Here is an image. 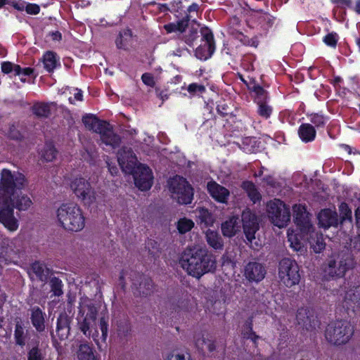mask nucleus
Here are the masks:
<instances>
[{
	"instance_id": "23",
	"label": "nucleus",
	"mask_w": 360,
	"mask_h": 360,
	"mask_svg": "<svg viewBox=\"0 0 360 360\" xmlns=\"http://www.w3.org/2000/svg\"><path fill=\"white\" fill-rule=\"evenodd\" d=\"M318 220L320 226L324 229L337 226L339 221L338 213L330 209L321 210L318 215Z\"/></svg>"
},
{
	"instance_id": "6",
	"label": "nucleus",
	"mask_w": 360,
	"mask_h": 360,
	"mask_svg": "<svg viewBox=\"0 0 360 360\" xmlns=\"http://www.w3.org/2000/svg\"><path fill=\"white\" fill-rule=\"evenodd\" d=\"M82 122L86 129L100 134L102 143L113 148L119 146L121 139L114 133L109 123L100 120L93 115L84 116Z\"/></svg>"
},
{
	"instance_id": "40",
	"label": "nucleus",
	"mask_w": 360,
	"mask_h": 360,
	"mask_svg": "<svg viewBox=\"0 0 360 360\" xmlns=\"http://www.w3.org/2000/svg\"><path fill=\"white\" fill-rule=\"evenodd\" d=\"M84 150V152L82 153V158L89 162H94L98 156L95 146L89 144L85 146Z\"/></svg>"
},
{
	"instance_id": "10",
	"label": "nucleus",
	"mask_w": 360,
	"mask_h": 360,
	"mask_svg": "<svg viewBox=\"0 0 360 360\" xmlns=\"http://www.w3.org/2000/svg\"><path fill=\"white\" fill-rule=\"evenodd\" d=\"M278 278L288 288L297 285L300 281L299 266L290 258L282 259L278 264Z\"/></svg>"
},
{
	"instance_id": "15",
	"label": "nucleus",
	"mask_w": 360,
	"mask_h": 360,
	"mask_svg": "<svg viewBox=\"0 0 360 360\" xmlns=\"http://www.w3.org/2000/svg\"><path fill=\"white\" fill-rule=\"evenodd\" d=\"M72 322V317L70 316L65 311L61 312L57 318L56 335L53 331H51V336L52 338L53 344L56 347L58 342L56 337L60 340H65L68 338L70 333V323Z\"/></svg>"
},
{
	"instance_id": "52",
	"label": "nucleus",
	"mask_w": 360,
	"mask_h": 360,
	"mask_svg": "<svg viewBox=\"0 0 360 360\" xmlns=\"http://www.w3.org/2000/svg\"><path fill=\"white\" fill-rule=\"evenodd\" d=\"M247 331L243 333V338L246 339H250L254 342L259 338V336L255 334L252 330V325L251 322L246 323Z\"/></svg>"
},
{
	"instance_id": "43",
	"label": "nucleus",
	"mask_w": 360,
	"mask_h": 360,
	"mask_svg": "<svg viewBox=\"0 0 360 360\" xmlns=\"http://www.w3.org/2000/svg\"><path fill=\"white\" fill-rule=\"evenodd\" d=\"M1 70L5 74L14 72V75H15L16 74L20 73V71H21V67L19 65L6 61L1 63Z\"/></svg>"
},
{
	"instance_id": "27",
	"label": "nucleus",
	"mask_w": 360,
	"mask_h": 360,
	"mask_svg": "<svg viewBox=\"0 0 360 360\" xmlns=\"http://www.w3.org/2000/svg\"><path fill=\"white\" fill-rule=\"evenodd\" d=\"M32 276H35L38 280L46 282L51 274V270L44 263L35 262L30 268Z\"/></svg>"
},
{
	"instance_id": "31",
	"label": "nucleus",
	"mask_w": 360,
	"mask_h": 360,
	"mask_svg": "<svg viewBox=\"0 0 360 360\" xmlns=\"http://www.w3.org/2000/svg\"><path fill=\"white\" fill-rule=\"evenodd\" d=\"M11 204L13 208H16L19 211H25L30 207L32 202L27 195H23L16 197L14 195V197H12Z\"/></svg>"
},
{
	"instance_id": "61",
	"label": "nucleus",
	"mask_w": 360,
	"mask_h": 360,
	"mask_svg": "<svg viewBox=\"0 0 360 360\" xmlns=\"http://www.w3.org/2000/svg\"><path fill=\"white\" fill-rule=\"evenodd\" d=\"M14 8L18 11H23L25 8L26 4L22 1H13L9 3Z\"/></svg>"
},
{
	"instance_id": "16",
	"label": "nucleus",
	"mask_w": 360,
	"mask_h": 360,
	"mask_svg": "<svg viewBox=\"0 0 360 360\" xmlns=\"http://www.w3.org/2000/svg\"><path fill=\"white\" fill-rule=\"evenodd\" d=\"M241 221L245 237L252 243L259 228L258 218L250 210L246 209L242 213Z\"/></svg>"
},
{
	"instance_id": "5",
	"label": "nucleus",
	"mask_w": 360,
	"mask_h": 360,
	"mask_svg": "<svg viewBox=\"0 0 360 360\" xmlns=\"http://www.w3.org/2000/svg\"><path fill=\"white\" fill-rule=\"evenodd\" d=\"M355 263L351 253L347 251L335 252L328 257L323 269L325 275L338 279L354 267Z\"/></svg>"
},
{
	"instance_id": "1",
	"label": "nucleus",
	"mask_w": 360,
	"mask_h": 360,
	"mask_svg": "<svg viewBox=\"0 0 360 360\" xmlns=\"http://www.w3.org/2000/svg\"><path fill=\"white\" fill-rule=\"evenodd\" d=\"M117 161L123 172L133 175L134 184L140 190L151 188L153 179L151 169L144 165H137L136 157L131 148L122 147L117 153Z\"/></svg>"
},
{
	"instance_id": "11",
	"label": "nucleus",
	"mask_w": 360,
	"mask_h": 360,
	"mask_svg": "<svg viewBox=\"0 0 360 360\" xmlns=\"http://www.w3.org/2000/svg\"><path fill=\"white\" fill-rule=\"evenodd\" d=\"M267 214L271 223L279 228L286 226L290 219L289 208L278 199L267 204Z\"/></svg>"
},
{
	"instance_id": "25",
	"label": "nucleus",
	"mask_w": 360,
	"mask_h": 360,
	"mask_svg": "<svg viewBox=\"0 0 360 360\" xmlns=\"http://www.w3.org/2000/svg\"><path fill=\"white\" fill-rule=\"evenodd\" d=\"M240 229V220L238 217L232 216L221 224V232L226 237H233Z\"/></svg>"
},
{
	"instance_id": "8",
	"label": "nucleus",
	"mask_w": 360,
	"mask_h": 360,
	"mask_svg": "<svg viewBox=\"0 0 360 360\" xmlns=\"http://www.w3.org/2000/svg\"><path fill=\"white\" fill-rule=\"evenodd\" d=\"M354 334V326L347 320H340L328 325L325 336L331 344L340 345L346 344Z\"/></svg>"
},
{
	"instance_id": "45",
	"label": "nucleus",
	"mask_w": 360,
	"mask_h": 360,
	"mask_svg": "<svg viewBox=\"0 0 360 360\" xmlns=\"http://www.w3.org/2000/svg\"><path fill=\"white\" fill-rule=\"evenodd\" d=\"M43 354L39 345L32 347L27 352V360H42Z\"/></svg>"
},
{
	"instance_id": "50",
	"label": "nucleus",
	"mask_w": 360,
	"mask_h": 360,
	"mask_svg": "<svg viewBox=\"0 0 360 360\" xmlns=\"http://www.w3.org/2000/svg\"><path fill=\"white\" fill-rule=\"evenodd\" d=\"M208 340H207L204 338L203 335H201L200 334L195 336V345L196 347L201 352H204L205 350Z\"/></svg>"
},
{
	"instance_id": "7",
	"label": "nucleus",
	"mask_w": 360,
	"mask_h": 360,
	"mask_svg": "<svg viewBox=\"0 0 360 360\" xmlns=\"http://www.w3.org/2000/svg\"><path fill=\"white\" fill-rule=\"evenodd\" d=\"M27 185L25 176L18 172H11L4 169L1 172L0 196L6 200H11L12 197L18 191L23 189Z\"/></svg>"
},
{
	"instance_id": "38",
	"label": "nucleus",
	"mask_w": 360,
	"mask_h": 360,
	"mask_svg": "<svg viewBox=\"0 0 360 360\" xmlns=\"http://www.w3.org/2000/svg\"><path fill=\"white\" fill-rule=\"evenodd\" d=\"M194 226V222L186 217L180 219L177 222V229L181 234L190 231Z\"/></svg>"
},
{
	"instance_id": "21",
	"label": "nucleus",
	"mask_w": 360,
	"mask_h": 360,
	"mask_svg": "<svg viewBox=\"0 0 360 360\" xmlns=\"http://www.w3.org/2000/svg\"><path fill=\"white\" fill-rule=\"evenodd\" d=\"M210 195L217 202L226 203L230 195L229 191L215 181H210L207 185Z\"/></svg>"
},
{
	"instance_id": "4",
	"label": "nucleus",
	"mask_w": 360,
	"mask_h": 360,
	"mask_svg": "<svg viewBox=\"0 0 360 360\" xmlns=\"http://www.w3.org/2000/svg\"><path fill=\"white\" fill-rule=\"evenodd\" d=\"M57 219L60 226L69 231H79L85 226L83 212L75 203H63L56 211Z\"/></svg>"
},
{
	"instance_id": "44",
	"label": "nucleus",
	"mask_w": 360,
	"mask_h": 360,
	"mask_svg": "<svg viewBox=\"0 0 360 360\" xmlns=\"http://www.w3.org/2000/svg\"><path fill=\"white\" fill-rule=\"evenodd\" d=\"M339 211L340 213V223L343 224L345 221L352 220V210L348 207L347 204L342 202L339 207Z\"/></svg>"
},
{
	"instance_id": "54",
	"label": "nucleus",
	"mask_w": 360,
	"mask_h": 360,
	"mask_svg": "<svg viewBox=\"0 0 360 360\" xmlns=\"http://www.w3.org/2000/svg\"><path fill=\"white\" fill-rule=\"evenodd\" d=\"M141 79L143 82L148 86L153 87L155 86V82L154 80V77L153 75L150 73L146 72L143 74L141 76Z\"/></svg>"
},
{
	"instance_id": "41",
	"label": "nucleus",
	"mask_w": 360,
	"mask_h": 360,
	"mask_svg": "<svg viewBox=\"0 0 360 360\" xmlns=\"http://www.w3.org/2000/svg\"><path fill=\"white\" fill-rule=\"evenodd\" d=\"M231 34L244 45L254 47H257L258 45V41L256 37L250 39L240 32H236V33L234 32H231Z\"/></svg>"
},
{
	"instance_id": "29",
	"label": "nucleus",
	"mask_w": 360,
	"mask_h": 360,
	"mask_svg": "<svg viewBox=\"0 0 360 360\" xmlns=\"http://www.w3.org/2000/svg\"><path fill=\"white\" fill-rule=\"evenodd\" d=\"M132 33L129 29H125L120 32L119 36L116 39L115 44L118 49H128L132 44Z\"/></svg>"
},
{
	"instance_id": "2",
	"label": "nucleus",
	"mask_w": 360,
	"mask_h": 360,
	"mask_svg": "<svg viewBox=\"0 0 360 360\" xmlns=\"http://www.w3.org/2000/svg\"><path fill=\"white\" fill-rule=\"evenodd\" d=\"M179 263L189 275L196 278L213 271L216 267L215 260L208 254L207 250L197 247L187 248L182 254Z\"/></svg>"
},
{
	"instance_id": "19",
	"label": "nucleus",
	"mask_w": 360,
	"mask_h": 360,
	"mask_svg": "<svg viewBox=\"0 0 360 360\" xmlns=\"http://www.w3.org/2000/svg\"><path fill=\"white\" fill-rule=\"evenodd\" d=\"M343 306L360 316V284L351 287L346 292Z\"/></svg>"
},
{
	"instance_id": "57",
	"label": "nucleus",
	"mask_w": 360,
	"mask_h": 360,
	"mask_svg": "<svg viewBox=\"0 0 360 360\" xmlns=\"http://www.w3.org/2000/svg\"><path fill=\"white\" fill-rule=\"evenodd\" d=\"M26 12L30 15H37L40 11V8L37 4H28L25 8Z\"/></svg>"
},
{
	"instance_id": "20",
	"label": "nucleus",
	"mask_w": 360,
	"mask_h": 360,
	"mask_svg": "<svg viewBox=\"0 0 360 360\" xmlns=\"http://www.w3.org/2000/svg\"><path fill=\"white\" fill-rule=\"evenodd\" d=\"M294 212V221L302 232H309L311 224L309 217V213L302 205H295L292 207Z\"/></svg>"
},
{
	"instance_id": "55",
	"label": "nucleus",
	"mask_w": 360,
	"mask_h": 360,
	"mask_svg": "<svg viewBox=\"0 0 360 360\" xmlns=\"http://www.w3.org/2000/svg\"><path fill=\"white\" fill-rule=\"evenodd\" d=\"M205 91V87L203 85L198 84L196 83L191 84L188 86V91L191 94H195L197 92L202 93Z\"/></svg>"
},
{
	"instance_id": "34",
	"label": "nucleus",
	"mask_w": 360,
	"mask_h": 360,
	"mask_svg": "<svg viewBox=\"0 0 360 360\" xmlns=\"http://www.w3.org/2000/svg\"><path fill=\"white\" fill-rule=\"evenodd\" d=\"M243 188L245 190L248 197L254 203L259 201L261 199V195L252 182H244Z\"/></svg>"
},
{
	"instance_id": "64",
	"label": "nucleus",
	"mask_w": 360,
	"mask_h": 360,
	"mask_svg": "<svg viewBox=\"0 0 360 360\" xmlns=\"http://www.w3.org/2000/svg\"><path fill=\"white\" fill-rule=\"evenodd\" d=\"M164 28L168 33L177 31L176 23H169L165 25Z\"/></svg>"
},
{
	"instance_id": "59",
	"label": "nucleus",
	"mask_w": 360,
	"mask_h": 360,
	"mask_svg": "<svg viewBox=\"0 0 360 360\" xmlns=\"http://www.w3.org/2000/svg\"><path fill=\"white\" fill-rule=\"evenodd\" d=\"M8 136L11 139L14 140H20L22 139V135L20 131L15 127L14 125H12L9 128Z\"/></svg>"
},
{
	"instance_id": "3",
	"label": "nucleus",
	"mask_w": 360,
	"mask_h": 360,
	"mask_svg": "<svg viewBox=\"0 0 360 360\" xmlns=\"http://www.w3.org/2000/svg\"><path fill=\"white\" fill-rule=\"evenodd\" d=\"M98 307L94 301L84 296L79 300L78 312L77 314V328L87 338L92 335L96 326Z\"/></svg>"
},
{
	"instance_id": "46",
	"label": "nucleus",
	"mask_w": 360,
	"mask_h": 360,
	"mask_svg": "<svg viewBox=\"0 0 360 360\" xmlns=\"http://www.w3.org/2000/svg\"><path fill=\"white\" fill-rule=\"evenodd\" d=\"M99 327L101 331V338L105 341L108 337V316H102L99 320Z\"/></svg>"
},
{
	"instance_id": "22",
	"label": "nucleus",
	"mask_w": 360,
	"mask_h": 360,
	"mask_svg": "<svg viewBox=\"0 0 360 360\" xmlns=\"http://www.w3.org/2000/svg\"><path fill=\"white\" fill-rule=\"evenodd\" d=\"M15 322L13 334L15 343L23 347L29 338V329L21 319H16Z\"/></svg>"
},
{
	"instance_id": "47",
	"label": "nucleus",
	"mask_w": 360,
	"mask_h": 360,
	"mask_svg": "<svg viewBox=\"0 0 360 360\" xmlns=\"http://www.w3.org/2000/svg\"><path fill=\"white\" fill-rule=\"evenodd\" d=\"M258 107V113L260 116L264 117L265 118H268L272 112V108L271 106L267 105L266 102H262L257 103Z\"/></svg>"
},
{
	"instance_id": "13",
	"label": "nucleus",
	"mask_w": 360,
	"mask_h": 360,
	"mask_svg": "<svg viewBox=\"0 0 360 360\" xmlns=\"http://www.w3.org/2000/svg\"><path fill=\"white\" fill-rule=\"evenodd\" d=\"M70 187L77 197L84 204L91 205L96 201V193L85 179L76 178L72 181Z\"/></svg>"
},
{
	"instance_id": "39",
	"label": "nucleus",
	"mask_w": 360,
	"mask_h": 360,
	"mask_svg": "<svg viewBox=\"0 0 360 360\" xmlns=\"http://www.w3.org/2000/svg\"><path fill=\"white\" fill-rule=\"evenodd\" d=\"M51 290L55 296L60 297L63 294L62 281L56 277H51L49 281Z\"/></svg>"
},
{
	"instance_id": "58",
	"label": "nucleus",
	"mask_w": 360,
	"mask_h": 360,
	"mask_svg": "<svg viewBox=\"0 0 360 360\" xmlns=\"http://www.w3.org/2000/svg\"><path fill=\"white\" fill-rule=\"evenodd\" d=\"M326 244L321 237L317 238L316 243L312 245V248L315 252H320L325 248Z\"/></svg>"
},
{
	"instance_id": "36",
	"label": "nucleus",
	"mask_w": 360,
	"mask_h": 360,
	"mask_svg": "<svg viewBox=\"0 0 360 360\" xmlns=\"http://www.w3.org/2000/svg\"><path fill=\"white\" fill-rule=\"evenodd\" d=\"M198 218L200 222L205 224V226H212L214 222V217L206 208L199 209Z\"/></svg>"
},
{
	"instance_id": "18",
	"label": "nucleus",
	"mask_w": 360,
	"mask_h": 360,
	"mask_svg": "<svg viewBox=\"0 0 360 360\" xmlns=\"http://www.w3.org/2000/svg\"><path fill=\"white\" fill-rule=\"evenodd\" d=\"M297 323L304 328L307 330H315L319 326L317 316L312 309L308 308H300L297 310L296 315Z\"/></svg>"
},
{
	"instance_id": "62",
	"label": "nucleus",
	"mask_w": 360,
	"mask_h": 360,
	"mask_svg": "<svg viewBox=\"0 0 360 360\" xmlns=\"http://www.w3.org/2000/svg\"><path fill=\"white\" fill-rule=\"evenodd\" d=\"M77 91L74 94V99H72V97L69 98V101L71 103H74L75 101H81L82 100V93L81 90L75 89Z\"/></svg>"
},
{
	"instance_id": "24",
	"label": "nucleus",
	"mask_w": 360,
	"mask_h": 360,
	"mask_svg": "<svg viewBox=\"0 0 360 360\" xmlns=\"http://www.w3.org/2000/svg\"><path fill=\"white\" fill-rule=\"evenodd\" d=\"M30 321L38 333H42L45 330V317L46 314L39 307L34 306L30 309Z\"/></svg>"
},
{
	"instance_id": "37",
	"label": "nucleus",
	"mask_w": 360,
	"mask_h": 360,
	"mask_svg": "<svg viewBox=\"0 0 360 360\" xmlns=\"http://www.w3.org/2000/svg\"><path fill=\"white\" fill-rule=\"evenodd\" d=\"M43 63L46 70L51 72L56 65V54L51 51L47 52L44 56Z\"/></svg>"
},
{
	"instance_id": "51",
	"label": "nucleus",
	"mask_w": 360,
	"mask_h": 360,
	"mask_svg": "<svg viewBox=\"0 0 360 360\" xmlns=\"http://www.w3.org/2000/svg\"><path fill=\"white\" fill-rule=\"evenodd\" d=\"M193 16L191 15H186L182 20L176 23L177 31L183 33L188 25V22Z\"/></svg>"
},
{
	"instance_id": "17",
	"label": "nucleus",
	"mask_w": 360,
	"mask_h": 360,
	"mask_svg": "<svg viewBox=\"0 0 360 360\" xmlns=\"http://www.w3.org/2000/svg\"><path fill=\"white\" fill-rule=\"evenodd\" d=\"M266 274L265 265L258 262H250L244 267L243 276L250 283H259Z\"/></svg>"
},
{
	"instance_id": "32",
	"label": "nucleus",
	"mask_w": 360,
	"mask_h": 360,
	"mask_svg": "<svg viewBox=\"0 0 360 360\" xmlns=\"http://www.w3.org/2000/svg\"><path fill=\"white\" fill-rule=\"evenodd\" d=\"M298 134L302 141L307 143L315 139L316 130L310 124H302L299 128Z\"/></svg>"
},
{
	"instance_id": "12",
	"label": "nucleus",
	"mask_w": 360,
	"mask_h": 360,
	"mask_svg": "<svg viewBox=\"0 0 360 360\" xmlns=\"http://www.w3.org/2000/svg\"><path fill=\"white\" fill-rule=\"evenodd\" d=\"M129 276L134 296L148 297L156 291V286L150 278L134 271H131Z\"/></svg>"
},
{
	"instance_id": "14",
	"label": "nucleus",
	"mask_w": 360,
	"mask_h": 360,
	"mask_svg": "<svg viewBox=\"0 0 360 360\" xmlns=\"http://www.w3.org/2000/svg\"><path fill=\"white\" fill-rule=\"evenodd\" d=\"M203 44L195 50V56L200 60H207L212 56L215 50V43L212 31L205 27L200 29Z\"/></svg>"
},
{
	"instance_id": "56",
	"label": "nucleus",
	"mask_w": 360,
	"mask_h": 360,
	"mask_svg": "<svg viewBox=\"0 0 360 360\" xmlns=\"http://www.w3.org/2000/svg\"><path fill=\"white\" fill-rule=\"evenodd\" d=\"M310 121L316 127H319L324 124V118L322 115L314 114L311 116Z\"/></svg>"
},
{
	"instance_id": "49",
	"label": "nucleus",
	"mask_w": 360,
	"mask_h": 360,
	"mask_svg": "<svg viewBox=\"0 0 360 360\" xmlns=\"http://www.w3.org/2000/svg\"><path fill=\"white\" fill-rule=\"evenodd\" d=\"M198 37V32L196 30L192 29L187 34L183 37L184 41L189 46H192L194 41Z\"/></svg>"
},
{
	"instance_id": "48",
	"label": "nucleus",
	"mask_w": 360,
	"mask_h": 360,
	"mask_svg": "<svg viewBox=\"0 0 360 360\" xmlns=\"http://www.w3.org/2000/svg\"><path fill=\"white\" fill-rule=\"evenodd\" d=\"M167 360H191L189 354L173 352L167 356Z\"/></svg>"
},
{
	"instance_id": "53",
	"label": "nucleus",
	"mask_w": 360,
	"mask_h": 360,
	"mask_svg": "<svg viewBox=\"0 0 360 360\" xmlns=\"http://www.w3.org/2000/svg\"><path fill=\"white\" fill-rule=\"evenodd\" d=\"M338 39V34L336 33L332 32L324 37L323 41L328 46L335 47L337 44Z\"/></svg>"
},
{
	"instance_id": "42",
	"label": "nucleus",
	"mask_w": 360,
	"mask_h": 360,
	"mask_svg": "<svg viewBox=\"0 0 360 360\" xmlns=\"http://www.w3.org/2000/svg\"><path fill=\"white\" fill-rule=\"evenodd\" d=\"M252 91L256 94L255 100L257 103L266 102V99L268 98V92L263 89L259 84H255L252 86Z\"/></svg>"
},
{
	"instance_id": "30",
	"label": "nucleus",
	"mask_w": 360,
	"mask_h": 360,
	"mask_svg": "<svg viewBox=\"0 0 360 360\" xmlns=\"http://www.w3.org/2000/svg\"><path fill=\"white\" fill-rule=\"evenodd\" d=\"M205 238L210 247L215 250L222 249L224 242L221 237L217 231L208 229L205 232Z\"/></svg>"
},
{
	"instance_id": "28",
	"label": "nucleus",
	"mask_w": 360,
	"mask_h": 360,
	"mask_svg": "<svg viewBox=\"0 0 360 360\" xmlns=\"http://www.w3.org/2000/svg\"><path fill=\"white\" fill-rule=\"evenodd\" d=\"M55 107L54 103L38 102L33 105L32 110L38 117L47 118L51 115L52 108Z\"/></svg>"
},
{
	"instance_id": "9",
	"label": "nucleus",
	"mask_w": 360,
	"mask_h": 360,
	"mask_svg": "<svg viewBox=\"0 0 360 360\" xmlns=\"http://www.w3.org/2000/svg\"><path fill=\"white\" fill-rule=\"evenodd\" d=\"M168 184L169 191L173 199L182 205L191 203L193 198V191L186 179L176 176L169 181Z\"/></svg>"
},
{
	"instance_id": "26",
	"label": "nucleus",
	"mask_w": 360,
	"mask_h": 360,
	"mask_svg": "<svg viewBox=\"0 0 360 360\" xmlns=\"http://www.w3.org/2000/svg\"><path fill=\"white\" fill-rule=\"evenodd\" d=\"M77 357L78 360H100L94 347L87 342L81 343L78 346Z\"/></svg>"
},
{
	"instance_id": "35",
	"label": "nucleus",
	"mask_w": 360,
	"mask_h": 360,
	"mask_svg": "<svg viewBox=\"0 0 360 360\" xmlns=\"http://www.w3.org/2000/svg\"><path fill=\"white\" fill-rule=\"evenodd\" d=\"M288 238L290 246L293 249V250L300 252V253L305 250L304 245L302 242L298 238L297 235L294 233L292 231L291 232H288Z\"/></svg>"
},
{
	"instance_id": "60",
	"label": "nucleus",
	"mask_w": 360,
	"mask_h": 360,
	"mask_svg": "<svg viewBox=\"0 0 360 360\" xmlns=\"http://www.w3.org/2000/svg\"><path fill=\"white\" fill-rule=\"evenodd\" d=\"M262 22L267 25V27H271L274 22L275 18L268 13H263V15L261 17Z\"/></svg>"
},
{
	"instance_id": "33",
	"label": "nucleus",
	"mask_w": 360,
	"mask_h": 360,
	"mask_svg": "<svg viewBox=\"0 0 360 360\" xmlns=\"http://www.w3.org/2000/svg\"><path fill=\"white\" fill-rule=\"evenodd\" d=\"M57 155V150L51 143H46L41 150V157L46 162L53 161Z\"/></svg>"
},
{
	"instance_id": "63",
	"label": "nucleus",
	"mask_w": 360,
	"mask_h": 360,
	"mask_svg": "<svg viewBox=\"0 0 360 360\" xmlns=\"http://www.w3.org/2000/svg\"><path fill=\"white\" fill-rule=\"evenodd\" d=\"M21 71H20V73L19 74H16L15 75H18V76H20V75H23V76H28V75H30L31 74L33 73V69L31 68H21Z\"/></svg>"
}]
</instances>
